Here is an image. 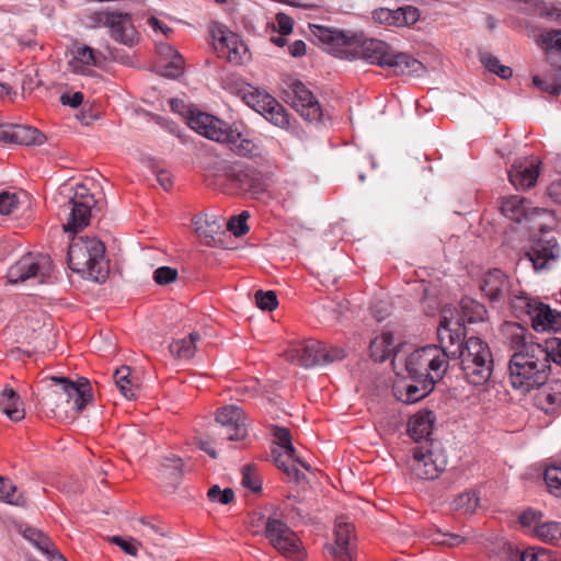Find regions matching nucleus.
Wrapping results in <instances>:
<instances>
[{
  "instance_id": "052dcab7",
  "label": "nucleus",
  "mask_w": 561,
  "mask_h": 561,
  "mask_svg": "<svg viewBox=\"0 0 561 561\" xmlns=\"http://www.w3.org/2000/svg\"><path fill=\"white\" fill-rule=\"evenodd\" d=\"M540 15L550 18L561 23V3L560 2H549L545 3L540 9Z\"/></svg>"
},
{
  "instance_id": "0e129e2a",
  "label": "nucleus",
  "mask_w": 561,
  "mask_h": 561,
  "mask_svg": "<svg viewBox=\"0 0 561 561\" xmlns=\"http://www.w3.org/2000/svg\"><path fill=\"white\" fill-rule=\"evenodd\" d=\"M399 14H402L403 26L416 23L421 15L420 10L412 5L401 7V12Z\"/></svg>"
},
{
  "instance_id": "7ed1b4c3",
  "label": "nucleus",
  "mask_w": 561,
  "mask_h": 561,
  "mask_svg": "<svg viewBox=\"0 0 561 561\" xmlns=\"http://www.w3.org/2000/svg\"><path fill=\"white\" fill-rule=\"evenodd\" d=\"M50 381L42 401L43 407L57 417L73 419L92 400L91 386L84 377L76 381L67 377H50Z\"/></svg>"
},
{
  "instance_id": "37998d69",
  "label": "nucleus",
  "mask_w": 561,
  "mask_h": 561,
  "mask_svg": "<svg viewBox=\"0 0 561 561\" xmlns=\"http://www.w3.org/2000/svg\"><path fill=\"white\" fill-rule=\"evenodd\" d=\"M113 10H88L82 16V24L90 30L108 27Z\"/></svg>"
},
{
  "instance_id": "aec40b11",
  "label": "nucleus",
  "mask_w": 561,
  "mask_h": 561,
  "mask_svg": "<svg viewBox=\"0 0 561 561\" xmlns=\"http://www.w3.org/2000/svg\"><path fill=\"white\" fill-rule=\"evenodd\" d=\"M480 288L491 302H503L512 293L513 279L501 270L494 268L484 274Z\"/></svg>"
},
{
  "instance_id": "de8ad7c7",
  "label": "nucleus",
  "mask_w": 561,
  "mask_h": 561,
  "mask_svg": "<svg viewBox=\"0 0 561 561\" xmlns=\"http://www.w3.org/2000/svg\"><path fill=\"white\" fill-rule=\"evenodd\" d=\"M0 500L13 505H23L25 500L21 493L18 492L15 484L0 476Z\"/></svg>"
},
{
  "instance_id": "f257e3e1",
  "label": "nucleus",
  "mask_w": 561,
  "mask_h": 561,
  "mask_svg": "<svg viewBox=\"0 0 561 561\" xmlns=\"http://www.w3.org/2000/svg\"><path fill=\"white\" fill-rule=\"evenodd\" d=\"M551 363H561V340L550 339L543 344L523 345L508 363V381L520 393H528L543 385L549 377Z\"/></svg>"
},
{
  "instance_id": "72a5a7b5",
  "label": "nucleus",
  "mask_w": 561,
  "mask_h": 561,
  "mask_svg": "<svg viewBox=\"0 0 561 561\" xmlns=\"http://www.w3.org/2000/svg\"><path fill=\"white\" fill-rule=\"evenodd\" d=\"M45 141V135L38 129L25 125H9L7 142L22 146L42 145Z\"/></svg>"
},
{
  "instance_id": "4c0bfd02",
  "label": "nucleus",
  "mask_w": 561,
  "mask_h": 561,
  "mask_svg": "<svg viewBox=\"0 0 561 561\" xmlns=\"http://www.w3.org/2000/svg\"><path fill=\"white\" fill-rule=\"evenodd\" d=\"M229 134H232L233 137H228L222 144H226L230 147L231 151L240 157H252L257 152V146L248 138H244L238 129L231 127Z\"/></svg>"
},
{
  "instance_id": "a19ab883",
  "label": "nucleus",
  "mask_w": 561,
  "mask_h": 561,
  "mask_svg": "<svg viewBox=\"0 0 561 561\" xmlns=\"http://www.w3.org/2000/svg\"><path fill=\"white\" fill-rule=\"evenodd\" d=\"M534 534L547 543L561 547V523L542 522L536 525Z\"/></svg>"
},
{
  "instance_id": "f704fd0d",
  "label": "nucleus",
  "mask_w": 561,
  "mask_h": 561,
  "mask_svg": "<svg viewBox=\"0 0 561 561\" xmlns=\"http://www.w3.org/2000/svg\"><path fill=\"white\" fill-rule=\"evenodd\" d=\"M0 411L14 422L24 419L23 402L12 388L5 387L0 392Z\"/></svg>"
},
{
  "instance_id": "2eb2a0df",
  "label": "nucleus",
  "mask_w": 561,
  "mask_h": 561,
  "mask_svg": "<svg viewBox=\"0 0 561 561\" xmlns=\"http://www.w3.org/2000/svg\"><path fill=\"white\" fill-rule=\"evenodd\" d=\"M287 102L311 123L322 119L321 106L313 93L299 80H293L285 90Z\"/></svg>"
},
{
  "instance_id": "393cba45",
  "label": "nucleus",
  "mask_w": 561,
  "mask_h": 561,
  "mask_svg": "<svg viewBox=\"0 0 561 561\" xmlns=\"http://www.w3.org/2000/svg\"><path fill=\"white\" fill-rule=\"evenodd\" d=\"M539 176V162L531 158L518 160L508 171V179L516 188L533 187Z\"/></svg>"
},
{
  "instance_id": "c85d7f7f",
  "label": "nucleus",
  "mask_w": 561,
  "mask_h": 561,
  "mask_svg": "<svg viewBox=\"0 0 561 561\" xmlns=\"http://www.w3.org/2000/svg\"><path fill=\"white\" fill-rule=\"evenodd\" d=\"M434 381L412 380L411 383H399L396 388L397 398L404 403H414L426 397L434 389Z\"/></svg>"
},
{
  "instance_id": "bb28decb",
  "label": "nucleus",
  "mask_w": 561,
  "mask_h": 561,
  "mask_svg": "<svg viewBox=\"0 0 561 561\" xmlns=\"http://www.w3.org/2000/svg\"><path fill=\"white\" fill-rule=\"evenodd\" d=\"M530 321L537 332L561 330V312L552 310L549 306L538 302L531 311Z\"/></svg>"
},
{
  "instance_id": "4d7b16f0",
  "label": "nucleus",
  "mask_w": 561,
  "mask_h": 561,
  "mask_svg": "<svg viewBox=\"0 0 561 561\" xmlns=\"http://www.w3.org/2000/svg\"><path fill=\"white\" fill-rule=\"evenodd\" d=\"M19 205V197L14 193H0V215L12 214Z\"/></svg>"
},
{
  "instance_id": "473e14b6",
  "label": "nucleus",
  "mask_w": 561,
  "mask_h": 561,
  "mask_svg": "<svg viewBox=\"0 0 561 561\" xmlns=\"http://www.w3.org/2000/svg\"><path fill=\"white\" fill-rule=\"evenodd\" d=\"M192 225L197 236L204 239V244L207 247L216 245L215 234L221 229V224L215 216L196 215L192 219Z\"/></svg>"
},
{
  "instance_id": "c03bdc74",
  "label": "nucleus",
  "mask_w": 561,
  "mask_h": 561,
  "mask_svg": "<svg viewBox=\"0 0 561 561\" xmlns=\"http://www.w3.org/2000/svg\"><path fill=\"white\" fill-rule=\"evenodd\" d=\"M506 300L516 313L527 314L529 318L531 317L533 309H535V306H537L539 302L535 299H531L524 293L517 294V291L513 288L510 297H506Z\"/></svg>"
},
{
  "instance_id": "b1692460",
  "label": "nucleus",
  "mask_w": 561,
  "mask_h": 561,
  "mask_svg": "<svg viewBox=\"0 0 561 561\" xmlns=\"http://www.w3.org/2000/svg\"><path fill=\"white\" fill-rule=\"evenodd\" d=\"M107 28L110 36L119 44L133 46L138 42V33L133 24L130 13L113 11Z\"/></svg>"
},
{
  "instance_id": "6ab92c4d",
  "label": "nucleus",
  "mask_w": 561,
  "mask_h": 561,
  "mask_svg": "<svg viewBox=\"0 0 561 561\" xmlns=\"http://www.w3.org/2000/svg\"><path fill=\"white\" fill-rule=\"evenodd\" d=\"M560 247L553 236L542 233L540 238L535 239L530 249L526 252V257L533 263L536 271L550 268L560 257Z\"/></svg>"
},
{
  "instance_id": "3c124183",
  "label": "nucleus",
  "mask_w": 561,
  "mask_h": 561,
  "mask_svg": "<svg viewBox=\"0 0 561 561\" xmlns=\"http://www.w3.org/2000/svg\"><path fill=\"white\" fill-rule=\"evenodd\" d=\"M545 482L550 493L561 496V462L545 470Z\"/></svg>"
},
{
  "instance_id": "39448f33",
  "label": "nucleus",
  "mask_w": 561,
  "mask_h": 561,
  "mask_svg": "<svg viewBox=\"0 0 561 561\" xmlns=\"http://www.w3.org/2000/svg\"><path fill=\"white\" fill-rule=\"evenodd\" d=\"M359 55L367 62L388 68L397 76L421 77L425 72V67L421 61L409 54L394 51L380 39L363 41Z\"/></svg>"
},
{
  "instance_id": "f3484780",
  "label": "nucleus",
  "mask_w": 561,
  "mask_h": 561,
  "mask_svg": "<svg viewBox=\"0 0 561 561\" xmlns=\"http://www.w3.org/2000/svg\"><path fill=\"white\" fill-rule=\"evenodd\" d=\"M216 421L221 425L219 436L230 442H240L248 436L245 416L241 408L234 404L218 410Z\"/></svg>"
},
{
  "instance_id": "4468645a",
  "label": "nucleus",
  "mask_w": 561,
  "mask_h": 561,
  "mask_svg": "<svg viewBox=\"0 0 561 561\" xmlns=\"http://www.w3.org/2000/svg\"><path fill=\"white\" fill-rule=\"evenodd\" d=\"M224 176L242 193L257 197L265 192V182L260 171L244 163L233 162L222 165Z\"/></svg>"
},
{
  "instance_id": "a211bd4d",
  "label": "nucleus",
  "mask_w": 561,
  "mask_h": 561,
  "mask_svg": "<svg viewBox=\"0 0 561 561\" xmlns=\"http://www.w3.org/2000/svg\"><path fill=\"white\" fill-rule=\"evenodd\" d=\"M187 125L202 136L222 144L226 139H229L230 126L225 121L205 112H191L187 116Z\"/></svg>"
},
{
  "instance_id": "f8f14e48",
  "label": "nucleus",
  "mask_w": 561,
  "mask_h": 561,
  "mask_svg": "<svg viewBox=\"0 0 561 561\" xmlns=\"http://www.w3.org/2000/svg\"><path fill=\"white\" fill-rule=\"evenodd\" d=\"M94 195L84 184H77L73 196L66 204L65 232L77 233L90 224L91 210L95 206Z\"/></svg>"
},
{
  "instance_id": "9d476101",
  "label": "nucleus",
  "mask_w": 561,
  "mask_h": 561,
  "mask_svg": "<svg viewBox=\"0 0 561 561\" xmlns=\"http://www.w3.org/2000/svg\"><path fill=\"white\" fill-rule=\"evenodd\" d=\"M447 457L439 443L425 442L413 449L410 462L412 473L424 480H433L445 470Z\"/></svg>"
},
{
  "instance_id": "1a4fd4ad",
  "label": "nucleus",
  "mask_w": 561,
  "mask_h": 561,
  "mask_svg": "<svg viewBox=\"0 0 561 561\" xmlns=\"http://www.w3.org/2000/svg\"><path fill=\"white\" fill-rule=\"evenodd\" d=\"M345 356L346 352L344 348L314 340L307 341L301 346L290 350L286 354L289 362L305 368L328 365L342 360Z\"/></svg>"
},
{
  "instance_id": "20e7f679",
  "label": "nucleus",
  "mask_w": 561,
  "mask_h": 561,
  "mask_svg": "<svg viewBox=\"0 0 561 561\" xmlns=\"http://www.w3.org/2000/svg\"><path fill=\"white\" fill-rule=\"evenodd\" d=\"M70 268L93 282H104L108 274L105 247L96 238L73 240L68 249Z\"/></svg>"
},
{
  "instance_id": "cd10ccee",
  "label": "nucleus",
  "mask_w": 561,
  "mask_h": 561,
  "mask_svg": "<svg viewBox=\"0 0 561 561\" xmlns=\"http://www.w3.org/2000/svg\"><path fill=\"white\" fill-rule=\"evenodd\" d=\"M104 57L88 45H81L73 51L69 65L73 72L81 75L92 73V68L102 64Z\"/></svg>"
},
{
  "instance_id": "a18cd8bd",
  "label": "nucleus",
  "mask_w": 561,
  "mask_h": 561,
  "mask_svg": "<svg viewBox=\"0 0 561 561\" xmlns=\"http://www.w3.org/2000/svg\"><path fill=\"white\" fill-rule=\"evenodd\" d=\"M130 368L122 366L114 373V381L121 393L128 400L136 398V389L130 379Z\"/></svg>"
},
{
  "instance_id": "5701e85b",
  "label": "nucleus",
  "mask_w": 561,
  "mask_h": 561,
  "mask_svg": "<svg viewBox=\"0 0 561 561\" xmlns=\"http://www.w3.org/2000/svg\"><path fill=\"white\" fill-rule=\"evenodd\" d=\"M354 526L343 519H339L335 525V543L327 545L325 552L333 556L336 561H352L353 554L351 540L353 538Z\"/></svg>"
},
{
  "instance_id": "f03ea898",
  "label": "nucleus",
  "mask_w": 561,
  "mask_h": 561,
  "mask_svg": "<svg viewBox=\"0 0 561 561\" xmlns=\"http://www.w3.org/2000/svg\"><path fill=\"white\" fill-rule=\"evenodd\" d=\"M437 329L439 344L446 345L449 359H459L463 379L471 386L486 385L493 373V355L490 346L482 339L461 337L462 329Z\"/></svg>"
},
{
  "instance_id": "79ce46f5",
  "label": "nucleus",
  "mask_w": 561,
  "mask_h": 561,
  "mask_svg": "<svg viewBox=\"0 0 561 561\" xmlns=\"http://www.w3.org/2000/svg\"><path fill=\"white\" fill-rule=\"evenodd\" d=\"M272 434L275 438L278 450H285L286 458L288 460H298L297 451L291 443V435L286 427H282L278 425H273L271 427Z\"/></svg>"
},
{
  "instance_id": "412c9836",
  "label": "nucleus",
  "mask_w": 561,
  "mask_h": 561,
  "mask_svg": "<svg viewBox=\"0 0 561 561\" xmlns=\"http://www.w3.org/2000/svg\"><path fill=\"white\" fill-rule=\"evenodd\" d=\"M214 38L216 39V49L222 55L221 57L231 64L243 62L248 49L236 33L218 27L217 31H214Z\"/></svg>"
},
{
  "instance_id": "6e6d98bb",
  "label": "nucleus",
  "mask_w": 561,
  "mask_h": 561,
  "mask_svg": "<svg viewBox=\"0 0 561 561\" xmlns=\"http://www.w3.org/2000/svg\"><path fill=\"white\" fill-rule=\"evenodd\" d=\"M208 499L214 503H220L222 505H227L232 502L234 497V493L232 489L227 488L221 490L219 485L215 484L208 490Z\"/></svg>"
},
{
  "instance_id": "e2e57ef3",
  "label": "nucleus",
  "mask_w": 561,
  "mask_h": 561,
  "mask_svg": "<svg viewBox=\"0 0 561 561\" xmlns=\"http://www.w3.org/2000/svg\"><path fill=\"white\" fill-rule=\"evenodd\" d=\"M111 541L118 546L125 553L136 557L138 552L137 543L134 539H124L119 536H114Z\"/></svg>"
},
{
  "instance_id": "864d4df0",
  "label": "nucleus",
  "mask_w": 561,
  "mask_h": 561,
  "mask_svg": "<svg viewBox=\"0 0 561 561\" xmlns=\"http://www.w3.org/2000/svg\"><path fill=\"white\" fill-rule=\"evenodd\" d=\"M249 218L248 211H242L239 216L231 217L227 224L228 230L236 237L245 234L249 230L247 220Z\"/></svg>"
},
{
  "instance_id": "8fccbe9b",
  "label": "nucleus",
  "mask_w": 561,
  "mask_h": 561,
  "mask_svg": "<svg viewBox=\"0 0 561 561\" xmlns=\"http://www.w3.org/2000/svg\"><path fill=\"white\" fill-rule=\"evenodd\" d=\"M533 82L543 92L552 95L561 94V70L548 79H543L540 76H534Z\"/></svg>"
},
{
  "instance_id": "bf43d9fd",
  "label": "nucleus",
  "mask_w": 561,
  "mask_h": 561,
  "mask_svg": "<svg viewBox=\"0 0 561 561\" xmlns=\"http://www.w3.org/2000/svg\"><path fill=\"white\" fill-rule=\"evenodd\" d=\"M178 277V271L169 266H161L153 272V279L159 285H168Z\"/></svg>"
},
{
  "instance_id": "2f4dec72",
  "label": "nucleus",
  "mask_w": 561,
  "mask_h": 561,
  "mask_svg": "<svg viewBox=\"0 0 561 561\" xmlns=\"http://www.w3.org/2000/svg\"><path fill=\"white\" fill-rule=\"evenodd\" d=\"M272 456L275 465L280 469L290 481L300 483L306 479L305 473L299 470L297 465L309 471L310 466L298 457V460H288L285 450L272 449Z\"/></svg>"
},
{
  "instance_id": "4be33fe9",
  "label": "nucleus",
  "mask_w": 561,
  "mask_h": 561,
  "mask_svg": "<svg viewBox=\"0 0 561 561\" xmlns=\"http://www.w3.org/2000/svg\"><path fill=\"white\" fill-rule=\"evenodd\" d=\"M500 210L504 217L514 222H531L537 216L546 214L545 209L530 207V203L517 195L505 197Z\"/></svg>"
},
{
  "instance_id": "69168bd1",
  "label": "nucleus",
  "mask_w": 561,
  "mask_h": 561,
  "mask_svg": "<svg viewBox=\"0 0 561 561\" xmlns=\"http://www.w3.org/2000/svg\"><path fill=\"white\" fill-rule=\"evenodd\" d=\"M277 30L282 35H289L293 32L294 21L286 13L276 14Z\"/></svg>"
},
{
  "instance_id": "c9c22d12",
  "label": "nucleus",
  "mask_w": 561,
  "mask_h": 561,
  "mask_svg": "<svg viewBox=\"0 0 561 561\" xmlns=\"http://www.w3.org/2000/svg\"><path fill=\"white\" fill-rule=\"evenodd\" d=\"M435 415L432 411H421L414 414L409 421V434L419 442L427 438L433 430Z\"/></svg>"
},
{
  "instance_id": "774afa93",
  "label": "nucleus",
  "mask_w": 561,
  "mask_h": 561,
  "mask_svg": "<svg viewBox=\"0 0 561 561\" xmlns=\"http://www.w3.org/2000/svg\"><path fill=\"white\" fill-rule=\"evenodd\" d=\"M171 110L174 113H179L187 119V116L191 115V112H197L198 110L188 108L185 103L180 99H171L170 100Z\"/></svg>"
},
{
  "instance_id": "09e8293b",
  "label": "nucleus",
  "mask_w": 561,
  "mask_h": 561,
  "mask_svg": "<svg viewBox=\"0 0 561 561\" xmlns=\"http://www.w3.org/2000/svg\"><path fill=\"white\" fill-rule=\"evenodd\" d=\"M183 70L184 58L179 54L162 61L160 73L163 77L176 79L183 73Z\"/></svg>"
},
{
  "instance_id": "680f3d73",
  "label": "nucleus",
  "mask_w": 561,
  "mask_h": 561,
  "mask_svg": "<svg viewBox=\"0 0 561 561\" xmlns=\"http://www.w3.org/2000/svg\"><path fill=\"white\" fill-rule=\"evenodd\" d=\"M541 518H542V513L540 511H536V510H533V508H528L526 511H524L520 516H519V523L523 525V526H530L534 524V526L536 527V525L538 524H541Z\"/></svg>"
},
{
  "instance_id": "338daca9",
  "label": "nucleus",
  "mask_w": 561,
  "mask_h": 561,
  "mask_svg": "<svg viewBox=\"0 0 561 561\" xmlns=\"http://www.w3.org/2000/svg\"><path fill=\"white\" fill-rule=\"evenodd\" d=\"M373 19L380 24L391 26V21L393 19L392 10L388 8H379L373 12Z\"/></svg>"
},
{
  "instance_id": "e433bc0d",
  "label": "nucleus",
  "mask_w": 561,
  "mask_h": 561,
  "mask_svg": "<svg viewBox=\"0 0 561 561\" xmlns=\"http://www.w3.org/2000/svg\"><path fill=\"white\" fill-rule=\"evenodd\" d=\"M370 356L375 362L387 360L394 352V339L391 332H382L377 335L369 345Z\"/></svg>"
},
{
  "instance_id": "a878e982",
  "label": "nucleus",
  "mask_w": 561,
  "mask_h": 561,
  "mask_svg": "<svg viewBox=\"0 0 561 561\" xmlns=\"http://www.w3.org/2000/svg\"><path fill=\"white\" fill-rule=\"evenodd\" d=\"M21 534L49 561H67V559L56 549L50 538L42 530L31 526H25L21 528Z\"/></svg>"
},
{
  "instance_id": "5fc2aeb1",
  "label": "nucleus",
  "mask_w": 561,
  "mask_h": 561,
  "mask_svg": "<svg viewBox=\"0 0 561 561\" xmlns=\"http://www.w3.org/2000/svg\"><path fill=\"white\" fill-rule=\"evenodd\" d=\"M255 301H256V306L261 310H267V311H272V310L276 309V307L278 305L277 296H276L275 291H273V290H268V291L257 290L255 294Z\"/></svg>"
},
{
  "instance_id": "603ef678",
  "label": "nucleus",
  "mask_w": 561,
  "mask_h": 561,
  "mask_svg": "<svg viewBox=\"0 0 561 561\" xmlns=\"http://www.w3.org/2000/svg\"><path fill=\"white\" fill-rule=\"evenodd\" d=\"M481 60L490 72L497 75L502 79H508L513 73L510 67L502 65L501 61L494 56L484 54Z\"/></svg>"
},
{
  "instance_id": "6e6552de",
  "label": "nucleus",
  "mask_w": 561,
  "mask_h": 561,
  "mask_svg": "<svg viewBox=\"0 0 561 561\" xmlns=\"http://www.w3.org/2000/svg\"><path fill=\"white\" fill-rule=\"evenodd\" d=\"M261 519L264 525V536L280 554L296 561H302L306 558L298 536L277 514L266 518L261 517Z\"/></svg>"
},
{
  "instance_id": "ddd939ff",
  "label": "nucleus",
  "mask_w": 561,
  "mask_h": 561,
  "mask_svg": "<svg viewBox=\"0 0 561 561\" xmlns=\"http://www.w3.org/2000/svg\"><path fill=\"white\" fill-rule=\"evenodd\" d=\"M486 317L485 307L471 299L463 298L460 308L445 306L440 311V320L437 329H456V323L462 329L461 337L466 336V323H478L484 321Z\"/></svg>"
},
{
  "instance_id": "13d9d810",
  "label": "nucleus",
  "mask_w": 561,
  "mask_h": 561,
  "mask_svg": "<svg viewBox=\"0 0 561 561\" xmlns=\"http://www.w3.org/2000/svg\"><path fill=\"white\" fill-rule=\"evenodd\" d=\"M242 485L253 492H260L262 489L261 481L255 477L253 468L250 465H245L242 468Z\"/></svg>"
},
{
  "instance_id": "7c9ffc66",
  "label": "nucleus",
  "mask_w": 561,
  "mask_h": 561,
  "mask_svg": "<svg viewBox=\"0 0 561 561\" xmlns=\"http://www.w3.org/2000/svg\"><path fill=\"white\" fill-rule=\"evenodd\" d=\"M538 389L536 401L546 413H552L561 405V380L546 381Z\"/></svg>"
},
{
  "instance_id": "58836bf2",
  "label": "nucleus",
  "mask_w": 561,
  "mask_h": 561,
  "mask_svg": "<svg viewBox=\"0 0 561 561\" xmlns=\"http://www.w3.org/2000/svg\"><path fill=\"white\" fill-rule=\"evenodd\" d=\"M503 334L505 342L514 352L520 351L523 345L538 344L537 342L527 341V329L516 322H506L503 325Z\"/></svg>"
},
{
  "instance_id": "49530a36",
  "label": "nucleus",
  "mask_w": 561,
  "mask_h": 561,
  "mask_svg": "<svg viewBox=\"0 0 561 561\" xmlns=\"http://www.w3.org/2000/svg\"><path fill=\"white\" fill-rule=\"evenodd\" d=\"M480 497L474 490L466 491L459 494L453 502V510L463 514L473 513L479 504Z\"/></svg>"
},
{
  "instance_id": "ea45409f",
  "label": "nucleus",
  "mask_w": 561,
  "mask_h": 561,
  "mask_svg": "<svg viewBox=\"0 0 561 561\" xmlns=\"http://www.w3.org/2000/svg\"><path fill=\"white\" fill-rule=\"evenodd\" d=\"M199 339L201 335L196 332H193L187 337L174 340L170 343V352L178 358L190 359L196 352V342L199 341Z\"/></svg>"
},
{
  "instance_id": "dca6fc26",
  "label": "nucleus",
  "mask_w": 561,
  "mask_h": 561,
  "mask_svg": "<svg viewBox=\"0 0 561 561\" xmlns=\"http://www.w3.org/2000/svg\"><path fill=\"white\" fill-rule=\"evenodd\" d=\"M312 34L319 39L323 48L335 57L342 59L355 58L353 51L354 38L339 30H331L321 25H312Z\"/></svg>"
},
{
  "instance_id": "9b49d317",
  "label": "nucleus",
  "mask_w": 561,
  "mask_h": 561,
  "mask_svg": "<svg viewBox=\"0 0 561 561\" xmlns=\"http://www.w3.org/2000/svg\"><path fill=\"white\" fill-rule=\"evenodd\" d=\"M53 271L51 260L43 253H27L18 260L8 271L10 283L18 284L27 280L44 284L49 280Z\"/></svg>"
},
{
  "instance_id": "c756f323",
  "label": "nucleus",
  "mask_w": 561,
  "mask_h": 561,
  "mask_svg": "<svg viewBox=\"0 0 561 561\" xmlns=\"http://www.w3.org/2000/svg\"><path fill=\"white\" fill-rule=\"evenodd\" d=\"M529 36L546 55H561V28L537 27L529 31Z\"/></svg>"
},
{
  "instance_id": "0eeeda50",
  "label": "nucleus",
  "mask_w": 561,
  "mask_h": 561,
  "mask_svg": "<svg viewBox=\"0 0 561 561\" xmlns=\"http://www.w3.org/2000/svg\"><path fill=\"white\" fill-rule=\"evenodd\" d=\"M241 100L252 110L261 114L274 126L288 129L290 126L289 114L285 107L268 93L248 83H242L238 89Z\"/></svg>"
},
{
  "instance_id": "423d86ee",
  "label": "nucleus",
  "mask_w": 561,
  "mask_h": 561,
  "mask_svg": "<svg viewBox=\"0 0 561 561\" xmlns=\"http://www.w3.org/2000/svg\"><path fill=\"white\" fill-rule=\"evenodd\" d=\"M448 369L446 345H426L412 352L405 360V370L411 380H440Z\"/></svg>"
}]
</instances>
